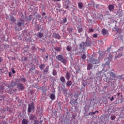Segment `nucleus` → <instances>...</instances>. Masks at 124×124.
<instances>
[{
    "label": "nucleus",
    "instance_id": "f257e3e1",
    "mask_svg": "<svg viewBox=\"0 0 124 124\" xmlns=\"http://www.w3.org/2000/svg\"><path fill=\"white\" fill-rule=\"evenodd\" d=\"M90 46H92V40H91V38L87 37L85 42H82L79 45V49L81 50V53H85L86 47H90Z\"/></svg>",
    "mask_w": 124,
    "mask_h": 124
},
{
    "label": "nucleus",
    "instance_id": "f03ea898",
    "mask_svg": "<svg viewBox=\"0 0 124 124\" xmlns=\"http://www.w3.org/2000/svg\"><path fill=\"white\" fill-rule=\"evenodd\" d=\"M56 59L59 61L60 62H61L62 63H63L65 65L67 62V60L64 58H63V56L62 55H59L57 57H56Z\"/></svg>",
    "mask_w": 124,
    "mask_h": 124
},
{
    "label": "nucleus",
    "instance_id": "7ed1b4c3",
    "mask_svg": "<svg viewBox=\"0 0 124 124\" xmlns=\"http://www.w3.org/2000/svg\"><path fill=\"white\" fill-rule=\"evenodd\" d=\"M15 80L16 81H12L10 85L8 86V88L11 89V91H12V88L15 87V86H16V85L18 84L19 81L18 79H15Z\"/></svg>",
    "mask_w": 124,
    "mask_h": 124
},
{
    "label": "nucleus",
    "instance_id": "20e7f679",
    "mask_svg": "<svg viewBox=\"0 0 124 124\" xmlns=\"http://www.w3.org/2000/svg\"><path fill=\"white\" fill-rule=\"evenodd\" d=\"M33 109H34V104L33 103H31V104L29 105L28 112L29 113H31Z\"/></svg>",
    "mask_w": 124,
    "mask_h": 124
},
{
    "label": "nucleus",
    "instance_id": "39448f33",
    "mask_svg": "<svg viewBox=\"0 0 124 124\" xmlns=\"http://www.w3.org/2000/svg\"><path fill=\"white\" fill-rule=\"evenodd\" d=\"M24 22H25V20L22 18H20L17 23V27L18 28L21 27L22 25H24Z\"/></svg>",
    "mask_w": 124,
    "mask_h": 124
},
{
    "label": "nucleus",
    "instance_id": "423d86ee",
    "mask_svg": "<svg viewBox=\"0 0 124 124\" xmlns=\"http://www.w3.org/2000/svg\"><path fill=\"white\" fill-rule=\"evenodd\" d=\"M52 37L56 38V39H61V35L58 33H53Z\"/></svg>",
    "mask_w": 124,
    "mask_h": 124
},
{
    "label": "nucleus",
    "instance_id": "0eeeda50",
    "mask_svg": "<svg viewBox=\"0 0 124 124\" xmlns=\"http://www.w3.org/2000/svg\"><path fill=\"white\" fill-rule=\"evenodd\" d=\"M17 88L19 90V91H22L24 90V85L22 83H18L17 85Z\"/></svg>",
    "mask_w": 124,
    "mask_h": 124
},
{
    "label": "nucleus",
    "instance_id": "6e6552de",
    "mask_svg": "<svg viewBox=\"0 0 124 124\" xmlns=\"http://www.w3.org/2000/svg\"><path fill=\"white\" fill-rule=\"evenodd\" d=\"M104 75V74L103 73L102 71H99L96 74L97 77L99 78H102L103 77V76Z\"/></svg>",
    "mask_w": 124,
    "mask_h": 124
},
{
    "label": "nucleus",
    "instance_id": "1a4fd4ad",
    "mask_svg": "<svg viewBox=\"0 0 124 124\" xmlns=\"http://www.w3.org/2000/svg\"><path fill=\"white\" fill-rule=\"evenodd\" d=\"M114 8L115 6H114V5L113 4H110L108 6V9L110 12H112V11H114Z\"/></svg>",
    "mask_w": 124,
    "mask_h": 124
},
{
    "label": "nucleus",
    "instance_id": "9d476101",
    "mask_svg": "<svg viewBox=\"0 0 124 124\" xmlns=\"http://www.w3.org/2000/svg\"><path fill=\"white\" fill-rule=\"evenodd\" d=\"M92 64H97V63H99V61L96 59H93L92 61H90Z\"/></svg>",
    "mask_w": 124,
    "mask_h": 124
},
{
    "label": "nucleus",
    "instance_id": "9b49d317",
    "mask_svg": "<svg viewBox=\"0 0 124 124\" xmlns=\"http://www.w3.org/2000/svg\"><path fill=\"white\" fill-rule=\"evenodd\" d=\"M49 97L51 100H55L56 99V95L55 93H52L49 95Z\"/></svg>",
    "mask_w": 124,
    "mask_h": 124
},
{
    "label": "nucleus",
    "instance_id": "f8f14e48",
    "mask_svg": "<svg viewBox=\"0 0 124 124\" xmlns=\"http://www.w3.org/2000/svg\"><path fill=\"white\" fill-rule=\"evenodd\" d=\"M102 34H103L104 35H107V34H108L107 33V30L105 29H103L102 30Z\"/></svg>",
    "mask_w": 124,
    "mask_h": 124
},
{
    "label": "nucleus",
    "instance_id": "ddd939ff",
    "mask_svg": "<svg viewBox=\"0 0 124 124\" xmlns=\"http://www.w3.org/2000/svg\"><path fill=\"white\" fill-rule=\"evenodd\" d=\"M72 85V81L71 80L68 81L66 83V87H70Z\"/></svg>",
    "mask_w": 124,
    "mask_h": 124
},
{
    "label": "nucleus",
    "instance_id": "4468645a",
    "mask_svg": "<svg viewBox=\"0 0 124 124\" xmlns=\"http://www.w3.org/2000/svg\"><path fill=\"white\" fill-rule=\"evenodd\" d=\"M48 71H49V66H46V68L44 70V73L47 74V73H48Z\"/></svg>",
    "mask_w": 124,
    "mask_h": 124
},
{
    "label": "nucleus",
    "instance_id": "2eb2a0df",
    "mask_svg": "<svg viewBox=\"0 0 124 124\" xmlns=\"http://www.w3.org/2000/svg\"><path fill=\"white\" fill-rule=\"evenodd\" d=\"M83 28H82V27L79 26L78 27V32H79V33H81V32H82V31H83Z\"/></svg>",
    "mask_w": 124,
    "mask_h": 124
},
{
    "label": "nucleus",
    "instance_id": "dca6fc26",
    "mask_svg": "<svg viewBox=\"0 0 124 124\" xmlns=\"http://www.w3.org/2000/svg\"><path fill=\"white\" fill-rule=\"evenodd\" d=\"M93 68V64L92 63H89L87 65V70H91Z\"/></svg>",
    "mask_w": 124,
    "mask_h": 124
},
{
    "label": "nucleus",
    "instance_id": "f3484780",
    "mask_svg": "<svg viewBox=\"0 0 124 124\" xmlns=\"http://www.w3.org/2000/svg\"><path fill=\"white\" fill-rule=\"evenodd\" d=\"M39 68L41 70H43L45 68V64H42L39 65Z\"/></svg>",
    "mask_w": 124,
    "mask_h": 124
},
{
    "label": "nucleus",
    "instance_id": "a211bd4d",
    "mask_svg": "<svg viewBox=\"0 0 124 124\" xmlns=\"http://www.w3.org/2000/svg\"><path fill=\"white\" fill-rule=\"evenodd\" d=\"M29 118H30V120H31V121H34V120L36 119V118L35 117V116H34V115H30L29 116Z\"/></svg>",
    "mask_w": 124,
    "mask_h": 124
},
{
    "label": "nucleus",
    "instance_id": "6ab92c4d",
    "mask_svg": "<svg viewBox=\"0 0 124 124\" xmlns=\"http://www.w3.org/2000/svg\"><path fill=\"white\" fill-rule=\"evenodd\" d=\"M54 49L55 50V51H56V52H61V51H62V48L60 47H54Z\"/></svg>",
    "mask_w": 124,
    "mask_h": 124
},
{
    "label": "nucleus",
    "instance_id": "aec40b11",
    "mask_svg": "<svg viewBox=\"0 0 124 124\" xmlns=\"http://www.w3.org/2000/svg\"><path fill=\"white\" fill-rule=\"evenodd\" d=\"M78 5L79 9H82L83 8V3L79 2Z\"/></svg>",
    "mask_w": 124,
    "mask_h": 124
},
{
    "label": "nucleus",
    "instance_id": "412c9836",
    "mask_svg": "<svg viewBox=\"0 0 124 124\" xmlns=\"http://www.w3.org/2000/svg\"><path fill=\"white\" fill-rule=\"evenodd\" d=\"M110 75L111 77H112V78H116L117 77V75L113 73V72H110Z\"/></svg>",
    "mask_w": 124,
    "mask_h": 124
},
{
    "label": "nucleus",
    "instance_id": "4be33fe9",
    "mask_svg": "<svg viewBox=\"0 0 124 124\" xmlns=\"http://www.w3.org/2000/svg\"><path fill=\"white\" fill-rule=\"evenodd\" d=\"M29 124V121H28V120L26 119H23L22 124Z\"/></svg>",
    "mask_w": 124,
    "mask_h": 124
},
{
    "label": "nucleus",
    "instance_id": "5701e85b",
    "mask_svg": "<svg viewBox=\"0 0 124 124\" xmlns=\"http://www.w3.org/2000/svg\"><path fill=\"white\" fill-rule=\"evenodd\" d=\"M37 36L39 37V38H42L43 37V33L42 32H39Z\"/></svg>",
    "mask_w": 124,
    "mask_h": 124
},
{
    "label": "nucleus",
    "instance_id": "b1692460",
    "mask_svg": "<svg viewBox=\"0 0 124 124\" xmlns=\"http://www.w3.org/2000/svg\"><path fill=\"white\" fill-rule=\"evenodd\" d=\"M72 31H73V29L71 27H69L68 28V31H69V33L71 34L72 33Z\"/></svg>",
    "mask_w": 124,
    "mask_h": 124
},
{
    "label": "nucleus",
    "instance_id": "393cba45",
    "mask_svg": "<svg viewBox=\"0 0 124 124\" xmlns=\"http://www.w3.org/2000/svg\"><path fill=\"white\" fill-rule=\"evenodd\" d=\"M4 90V86H0V93H2Z\"/></svg>",
    "mask_w": 124,
    "mask_h": 124
},
{
    "label": "nucleus",
    "instance_id": "a878e982",
    "mask_svg": "<svg viewBox=\"0 0 124 124\" xmlns=\"http://www.w3.org/2000/svg\"><path fill=\"white\" fill-rule=\"evenodd\" d=\"M52 74L54 76H57V74H58V73L57 72V71L56 70H53Z\"/></svg>",
    "mask_w": 124,
    "mask_h": 124
},
{
    "label": "nucleus",
    "instance_id": "bb28decb",
    "mask_svg": "<svg viewBox=\"0 0 124 124\" xmlns=\"http://www.w3.org/2000/svg\"><path fill=\"white\" fill-rule=\"evenodd\" d=\"M10 20L11 22H12L13 23L16 21V19H15V18H14V17H11Z\"/></svg>",
    "mask_w": 124,
    "mask_h": 124
},
{
    "label": "nucleus",
    "instance_id": "cd10ccee",
    "mask_svg": "<svg viewBox=\"0 0 124 124\" xmlns=\"http://www.w3.org/2000/svg\"><path fill=\"white\" fill-rule=\"evenodd\" d=\"M63 93L64 95H67V90L66 89L63 90Z\"/></svg>",
    "mask_w": 124,
    "mask_h": 124
},
{
    "label": "nucleus",
    "instance_id": "c85d7f7f",
    "mask_svg": "<svg viewBox=\"0 0 124 124\" xmlns=\"http://www.w3.org/2000/svg\"><path fill=\"white\" fill-rule=\"evenodd\" d=\"M87 56H86V55L83 54L82 56H81V59L82 60V61H85V60H86V58Z\"/></svg>",
    "mask_w": 124,
    "mask_h": 124
},
{
    "label": "nucleus",
    "instance_id": "c756f323",
    "mask_svg": "<svg viewBox=\"0 0 124 124\" xmlns=\"http://www.w3.org/2000/svg\"><path fill=\"white\" fill-rule=\"evenodd\" d=\"M7 110L8 111V112H9V113H11V112H12V110H11V108L7 107L6 108Z\"/></svg>",
    "mask_w": 124,
    "mask_h": 124
},
{
    "label": "nucleus",
    "instance_id": "7c9ffc66",
    "mask_svg": "<svg viewBox=\"0 0 124 124\" xmlns=\"http://www.w3.org/2000/svg\"><path fill=\"white\" fill-rule=\"evenodd\" d=\"M89 116H93V115H95V112H90L89 113Z\"/></svg>",
    "mask_w": 124,
    "mask_h": 124
},
{
    "label": "nucleus",
    "instance_id": "2f4dec72",
    "mask_svg": "<svg viewBox=\"0 0 124 124\" xmlns=\"http://www.w3.org/2000/svg\"><path fill=\"white\" fill-rule=\"evenodd\" d=\"M66 78H70V74L69 73H67L66 74Z\"/></svg>",
    "mask_w": 124,
    "mask_h": 124
},
{
    "label": "nucleus",
    "instance_id": "473e14b6",
    "mask_svg": "<svg viewBox=\"0 0 124 124\" xmlns=\"http://www.w3.org/2000/svg\"><path fill=\"white\" fill-rule=\"evenodd\" d=\"M66 50H68V51H71V47H70V46H68L66 47Z\"/></svg>",
    "mask_w": 124,
    "mask_h": 124
},
{
    "label": "nucleus",
    "instance_id": "72a5a7b5",
    "mask_svg": "<svg viewBox=\"0 0 124 124\" xmlns=\"http://www.w3.org/2000/svg\"><path fill=\"white\" fill-rule=\"evenodd\" d=\"M108 62H111V61H112V56H109L108 58Z\"/></svg>",
    "mask_w": 124,
    "mask_h": 124
},
{
    "label": "nucleus",
    "instance_id": "f704fd0d",
    "mask_svg": "<svg viewBox=\"0 0 124 124\" xmlns=\"http://www.w3.org/2000/svg\"><path fill=\"white\" fill-rule=\"evenodd\" d=\"M117 96H118V98H121V97H122L123 95H122L121 93H117Z\"/></svg>",
    "mask_w": 124,
    "mask_h": 124
},
{
    "label": "nucleus",
    "instance_id": "c9c22d12",
    "mask_svg": "<svg viewBox=\"0 0 124 124\" xmlns=\"http://www.w3.org/2000/svg\"><path fill=\"white\" fill-rule=\"evenodd\" d=\"M40 18H41V16L37 14L36 16V19H40Z\"/></svg>",
    "mask_w": 124,
    "mask_h": 124
},
{
    "label": "nucleus",
    "instance_id": "e433bc0d",
    "mask_svg": "<svg viewBox=\"0 0 124 124\" xmlns=\"http://www.w3.org/2000/svg\"><path fill=\"white\" fill-rule=\"evenodd\" d=\"M60 80L62 83H65V79L64 78H61Z\"/></svg>",
    "mask_w": 124,
    "mask_h": 124
},
{
    "label": "nucleus",
    "instance_id": "4c0bfd02",
    "mask_svg": "<svg viewBox=\"0 0 124 124\" xmlns=\"http://www.w3.org/2000/svg\"><path fill=\"white\" fill-rule=\"evenodd\" d=\"M110 118L112 121H114V120H115V119H116V116H115L114 115H112L111 116Z\"/></svg>",
    "mask_w": 124,
    "mask_h": 124
},
{
    "label": "nucleus",
    "instance_id": "58836bf2",
    "mask_svg": "<svg viewBox=\"0 0 124 124\" xmlns=\"http://www.w3.org/2000/svg\"><path fill=\"white\" fill-rule=\"evenodd\" d=\"M62 22L63 24H65L66 22H67V19L66 18H64L63 19Z\"/></svg>",
    "mask_w": 124,
    "mask_h": 124
},
{
    "label": "nucleus",
    "instance_id": "ea45409f",
    "mask_svg": "<svg viewBox=\"0 0 124 124\" xmlns=\"http://www.w3.org/2000/svg\"><path fill=\"white\" fill-rule=\"evenodd\" d=\"M94 31V30H93V29L90 28L89 29V32H93V31Z\"/></svg>",
    "mask_w": 124,
    "mask_h": 124
},
{
    "label": "nucleus",
    "instance_id": "a19ab883",
    "mask_svg": "<svg viewBox=\"0 0 124 124\" xmlns=\"http://www.w3.org/2000/svg\"><path fill=\"white\" fill-rule=\"evenodd\" d=\"M12 73H13L14 74H15V73H16V71L15 70H14V68L12 69Z\"/></svg>",
    "mask_w": 124,
    "mask_h": 124
},
{
    "label": "nucleus",
    "instance_id": "79ce46f5",
    "mask_svg": "<svg viewBox=\"0 0 124 124\" xmlns=\"http://www.w3.org/2000/svg\"><path fill=\"white\" fill-rule=\"evenodd\" d=\"M93 37H94V38H96V37H97V34H94L93 35Z\"/></svg>",
    "mask_w": 124,
    "mask_h": 124
},
{
    "label": "nucleus",
    "instance_id": "37998d69",
    "mask_svg": "<svg viewBox=\"0 0 124 124\" xmlns=\"http://www.w3.org/2000/svg\"><path fill=\"white\" fill-rule=\"evenodd\" d=\"M33 124H38V121L37 120H34Z\"/></svg>",
    "mask_w": 124,
    "mask_h": 124
},
{
    "label": "nucleus",
    "instance_id": "c03bdc74",
    "mask_svg": "<svg viewBox=\"0 0 124 124\" xmlns=\"http://www.w3.org/2000/svg\"><path fill=\"white\" fill-rule=\"evenodd\" d=\"M74 97H75V98H78V94H75L74 95Z\"/></svg>",
    "mask_w": 124,
    "mask_h": 124
},
{
    "label": "nucleus",
    "instance_id": "a18cd8bd",
    "mask_svg": "<svg viewBox=\"0 0 124 124\" xmlns=\"http://www.w3.org/2000/svg\"><path fill=\"white\" fill-rule=\"evenodd\" d=\"M21 81L22 82H26V78H22Z\"/></svg>",
    "mask_w": 124,
    "mask_h": 124
},
{
    "label": "nucleus",
    "instance_id": "49530a36",
    "mask_svg": "<svg viewBox=\"0 0 124 124\" xmlns=\"http://www.w3.org/2000/svg\"><path fill=\"white\" fill-rule=\"evenodd\" d=\"M78 100V98H77V99H76L74 101V104H75V103H77V104H78V102H77V100Z\"/></svg>",
    "mask_w": 124,
    "mask_h": 124
},
{
    "label": "nucleus",
    "instance_id": "de8ad7c7",
    "mask_svg": "<svg viewBox=\"0 0 124 124\" xmlns=\"http://www.w3.org/2000/svg\"><path fill=\"white\" fill-rule=\"evenodd\" d=\"M99 7H100V5H99V4H97L96 5V8L98 9V8H99Z\"/></svg>",
    "mask_w": 124,
    "mask_h": 124
},
{
    "label": "nucleus",
    "instance_id": "09e8293b",
    "mask_svg": "<svg viewBox=\"0 0 124 124\" xmlns=\"http://www.w3.org/2000/svg\"><path fill=\"white\" fill-rule=\"evenodd\" d=\"M110 100V101H113V100H114V96H112Z\"/></svg>",
    "mask_w": 124,
    "mask_h": 124
},
{
    "label": "nucleus",
    "instance_id": "8fccbe9b",
    "mask_svg": "<svg viewBox=\"0 0 124 124\" xmlns=\"http://www.w3.org/2000/svg\"><path fill=\"white\" fill-rule=\"evenodd\" d=\"M27 60H28V58L25 57V58H24V61L25 62H27Z\"/></svg>",
    "mask_w": 124,
    "mask_h": 124
},
{
    "label": "nucleus",
    "instance_id": "3c124183",
    "mask_svg": "<svg viewBox=\"0 0 124 124\" xmlns=\"http://www.w3.org/2000/svg\"><path fill=\"white\" fill-rule=\"evenodd\" d=\"M45 15H46V13L45 12H43V13L42 14V16H45Z\"/></svg>",
    "mask_w": 124,
    "mask_h": 124
},
{
    "label": "nucleus",
    "instance_id": "603ef678",
    "mask_svg": "<svg viewBox=\"0 0 124 124\" xmlns=\"http://www.w3.org/2000/svg\"><path fill=\"white\" fill-rule=\"evenodd\" d=\"M29 18H30L29 21H31V15H30V16H29Z\"/></svg>",
    "mask_w": 124,
    "mask_h": 124
},
{
    "label": "nucleus",
    "instance_id": "864d4df0",
    "mask_svg": "<svg viewBox=\"0 0 124 124\" xmlns=\"http://www.w3.org/2000/svg\"><path fill=\"white\" fill-rule=\"evenodd\" d=\"M82 87H83L84 88H85V87H86V84L85 83H84L83 82L82 83Z\"/></svg>",
    "mask_w": 124,
    "mask_h": 124
},
{
    "label": "nucleus",
    "instance_id": "5fc2aeb1",
    "mask_svg": "<svg viewBox=\"0 0 124 124\" xmlns=\"http://www.w3.org/2000/svg\"><path fill=\"white\" fill-rule=\"evenodd\" d=\"M9 77H11V72H9Z\"/></svg>",
    "mask_w": 124,
    "mask_h": 124
},
{
    "label": "nucleus",
    "instance_id": "6e6d98bb",
    "mask_svg": "<svg viewBox=\"0 0 124 124\" xmlns=\"http://www.w3.org/2000/svg\"><path fill=\"white\" fill-rule=\"evenodd\" d=\"M65 8H66V9H68L69 8V6H66Z\"/></svg>",
    "mask_w": 124,
    "mask_h": 124
},
{
    "label": "nucleus",
    "instance_id": "4d7b16f0",
    "mask_svg": "<svg viewBox=\"0 0 124 124\" xmlns=\"http://www.w3.org/2000/svg\"><path fill=\"white\" fill-rule=\"evenodd\" d=\"M54 1H61V0H53Z\"/></svg>",
    "mask_w": 124,
    "mask_h": 124
},
{
    "label": "nucleus",
    "instance_id": "13d9d810",
    "mask_svg": "<svg viewBox=\"0 0 124 124\" xmlns=\"http://www.w3.org/2000/svg\"><path fill=\"white\" fill-rule=\"evenodd\" d=\"M48 57L49 56L48 55L46 56V59H48Z\"/></svg>",
    "mask_w": 124,
    "mask_h": 124
},
{
    "label": "nucleus",
    "instance_id": "bf43d9fd",
    "mask_svg": "<svg viewBox=\"0 0 124 124\" xmlns=\"http://www.w3.org/2000/svg\"><path fill=\"white\" fill-rule=\"evenodd\" d=\"M94 112H95V113H99V111H98V110H96V111H95Z\"/></svg>",
    "mask_w": 124,
    "mask_h": 124
},
{
    "label": "nucleus",
    "instance_id": "052dcab7",
    "mask_svg": "<svg viewBox=\"0 0 124 124\" xmlns=\"http://www.w3.org/2000/svg\"><path fill=\"white\" fill-rule=\"evenodd\" d=\"M16 31H21V29H17L16 28Z\"/></svg>",
    "mask_w": 124,
    "mask_h": 124
},
{
    "label": "nucleus",
    "instance_id": "680f3d73",
    "mask_svg": "<svg viewBox=\"0 0 124 124\" xmlns=\"http://www.w3.org/2000/svg\"><path fill=\"white\" fill-rule=\"evenodd\" d=\"M2 62V59H1V58L0 57V62Z\"/></svg>",
    "mask_w": 124,
    "mask_h": 124
},
{
    "label": "nucleus",
    "instance_id": "e2e57ef3",
    "mask_svg": "<svg viewBox=\"0 0 124 124\" xmlns=\"http://www.w3.org/2000/svg\"><path fill=\"white\" fill-rule=\"evenodd\" d=\"M110 98V97H108V99H109Z\"/></svg>",
    "mask_w": 124,
    "mask_h": 124
},
{
    "label": "nucleus",
    "instance_id": "0e129e2a",
    "mask_svg": "<svg viewBox=\"0 0 124 124\" xmlns=\"http://www.w3.org/2000/svg\"><path fill=\"white\" fill-rule=\"evenodd\" d=\"M45 18H47V16H45Z\"/></svg>",
    "mask_w": 124,
    "mask_h": 124
},
{
    "label": "nucleus",
    "instance_id": "69168bd1",
    "mask_svg": "<svg viewBox=\"0 0 124 124\" xmlns=\"http://www.w3.org/2000/svg\"><path fill=\"white\" fill-rule=\"evenodd\" d=\"M65 68V69H66V68Z\"/></svg>",
    "mask_w": 124,
    "mask_h": 124
},
{
    "label": "nucleus",
    "instance_id": "338daca9",
    "mask_svg": "<svg viewBox=\"0 0 124 124\" xmlns=\"http://www.w3.org/2000/svg\"><path fill=\"white\" fill-rule=\"evenodd\" d=\"M88 62H90L89 61H88Z\"/></svg>",
    "mask_w": 124,
    "mask_h": 124
},
{
    "label": "nucleus",
    "instance_id": "774afa93",
    "mask_svg": "<svg viewBox=\"0 0 124 124\" xmlns=\"http://www.w3.org/2000/svg\"><path fill=\"white\" fill-rule=\"evenodd\" d=\"M62 78H64L63 77H62Z\"/></svg>",
    "mask_w": 124,
    "mask_h": 124
}]
</instances>
